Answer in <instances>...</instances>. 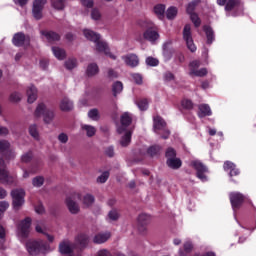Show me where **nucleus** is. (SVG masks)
<instances>
[{
	"instance_id": "f257e3e1",
	"label": "nucleus",
	"mask_w": 256,
	"mask_h": 256,
	"mask_svg": "<svg viewBox=\"0 0 256 256\" xmlns=\"http://www.w3.org/2000/svg\"><path fill=\"white\" fill-rule=\"evenodd\" d=\"M83 33L84 37L88 39V41H92V43H95L96 51H98V53H104V55L110 57V59L113 60L117 59V56L111 53V50L109 49V44L101 40V35H99V33H96L95 31L89 29H85Z\"/></svg>"
},
{
	"instance_id": "f03ea898",
	"label": "nucleus",
	"mask_w": 256,
	"mask_h": 256,
	"mask_svg": "<svg viewBox=\"0 0 256 256\" xmlns=\"http://www.w3.org/2000/svg\"><path fill=\"white\" fill-rule=\"evenodd\" d=\"M133 121V117L129 112H125L121 116V126L117 128V132L121 135L124 133V135L120 139V145L122 147H127L131 143V135H133V132L130 130H127V127L131 125Z\"/></svg>"
},
{
	"instance_id": "7ed1b4c3",
	"label": "nucleus",
	"mask_w": 256,
	"mask_h": 256,
	"mask_svg": "<svg viewBox=\"0 0 256 256\" xmlns=\"http://www.w3.org/2000/svg\"><path fill=\"white\" fill-rule=\"evenodd\" d=\"M26 250L28 251L29 255H39V253H48L51 251V246L45 243L43 240L36 241V240H28L26 242Z\"/></svg>"
},
{
	"instance_id": "20e7f679",
	"label": "nucleus",
	"mask_w": 256,
	"mask_h": 256,
	"mask_svg": "<svg viewBox=\"0 0 256 256\" xmlns=\"http://www.w3.org/2000/svg\"><path fill=\"white\" fill-rule=\"evenodd\" d=\"M154 124V133H157L158 135H161V132L164 133L161 137L162 139H169V135H171V132L167 130L165 127L167 126V123H165V120L161 118V116H155L153 118Z\"/></svg>"
},
{
	"instance_id": "39448f33",
	"label": "nucleus",
	"mask_w": 256,
	"mask_h": 256,
	"mask_svg": "<svg viewBox=\"0 0 256 256\" xmlns=\"http://www.w3.org/2000/svg\"><path fill=\"white\" fill-rule=\"evenodd\" d=\"M35 117H44V121L46 123H50L53 121L55 117V113L52 110L47 108L43 103H39L34 112Z\"/></svg>"
},
{
	"instance_id": "423d86ee",
	"label": "nucleus",
	"mask_w": 256,
	"mask_h": 256,
	"mask_svg": "<svg viewBox=\"0 0 256 256\" xmlns=\"http://www.w3.org/2000/svg\"><path fill=\"white\" fill-rule=\"evenodd\" d=\"M13 207L16 211L25 204V190L15 189L11 192Z\"/></svg>"
},
{
	"instance_id": "0eeeda50",
	"label": "nucleus",
	"mask_w": 256,
	"mask_h": 256,
	"mask_svg": "<svg viewBox=\"0 0 256 256\" xmlns=\"http://www.w3.org/2000/svg\"><path fill=\"white\" fill-rule=\"evenodd\" d=\"M0 183H3V185H13L15 183V177L9 175L3 158H0Z\"/></svg>"
},
{
	"instance_id": "6e6552de",
	"label": "nucleus",
	"mask_w": 256,
	"mask_h": 256,
	"mask_svg": "<svg viewBox=\"0 0 256 256\" xmlns=\"http://www.w3.org/2000/svg\"><path fill=\"white\" fill-rule=\"evenodd\" d=\"M183 39L186 43L187 49H189L191 53H195V51H197V46L193 41V35L191 34V25L189 24L185 25L183 29Z\"/></svg>"
},
{
	"instance_id": "1a4fd4ad",
	"label": "nucleus",
	"mask_w": 256,
	"mask_h": 256,
	"mask_svg": "<svg viewBox=\"0 0 256 256\" xmlns=\"http://www.w3.org/2000/svg\"><path fill=\"white\" fill-rule=\"evenodd\" d=\"M81 199V194L75 192L66 198V205L73 215H77L79 213V204L76 201Z\"/></svg>"
},
{
	"instance_id": "9d476101",
	"label": "nucleus",
	"mask_w": 256,
	"mask_h": 256,
	"mask_svg": "<svg viewBox=\"0 0 256 256\" xmlns=\"http://www.w3.org/2000/svg\"><path fill=\"white\" fill-rule=\"evenodd\" d=\"M199 3H201V0H193L188 4L186 8V11L188 15H190V19L192 23H194L195 27H199L201 25V19L196 13L193 12L195 11V7H197Z\"/></svg>"
},
{
	"instance_id": "9b49d317",
	"label": "nucleus",
	"mask_w": 256,
	"mask_h": 256,
	"mask_svg": "<svg viewBox=\"0 0 256 256\" xmlns=\"http://www.w3.org/2000/svg\"><path fill=\"white\" fill-rule=\"evenodd\" d=\"M0 153H4V157L10 161V159H15L16 153L13 148H11V142L9 140H0Z\"/></svg>"
},
{
	"instance_id": "f8f14e48",
	"label": "nucleus",
	"mask_w": 256,
	"mask_h": 256,
	"mask_svg": "<svg viewBox=\"0 0 256 256\" xmlns=\"http://www.w3.org/2000/svg\"><path fill=\"white\" fill-rule=\"evenodd\" d=\"M31 229V218H26L20 224L17 228V235L19 239H25L29 235V231Z\"/></svg>"
},
{
	"instance_id": "ddd939ff",
	"label": "nucleus",
	"mask_w": 256,
	"mask_h": 256,
	"mask_svg": "<svg viewBox=\"0 0 256 256\" xmlns=\"http://www.w3.org/2000/svg\"><path fill=\"white\" fill-rule=\"evenodd\" d=\"M229 197L235 215L237 210H239L241 205H243V201H245V196L239 192H232L229 194Z\"/></svg>"
},
{
	"instance_id": "4468645a",
	"label": "nucleus",
	"mask_w": 256,
	"mask_h": 256,
	"mask_svg": "<svg viewBox=\"0 0 256 256\" xmlns=\"http://www.w3.org/2000/svg\"><path fill=\"white\" fill-rule=\"evenodd\" d=\"M191 167H194V169L197 171L196 175H197L198 179H200V181L205 183L207 181V175H205V173H207V171H208L207 167L205 165H203V163H201L198 160L192 161Z\"/></svg>"
},
{
	"instance_id": "2eb2a0df",
	"label": "nucleus",
	"mask_w": 256,
	"mask_h": 256,
	"mask_svg": "<svg viewBox=\"0 0 256 256\" xmlns=\"http://www.w3.org/2000/svg\"><path fill=\"white\" fill-rule=\"evenodd\" d=\"M47 0H34L33 7H32V15L34 19L39 21V19L43 18V9Z\"/></svg>"
},
{
	"instance_id": "dca6fc26",
	"label": "nucleus",
	"mask_w": 256,
	"mask_h": 256,
	"mask_svg": "<svg viewBox=\"0 0 256 256\" xmlns=\"http://www.w3.org/2000/svg\"><path fill=\"white\" fill-rule=\"evenodd\" d=\"M12 42L15 47H27L31 43V38L22 32H18L14 35Z\"/></svg>"
},
{
	"instance_id": "f3484780",
	"label": "nucleus",
	"mask_w": 256,
	"mask_h": 256,
	"mask_svg": "<svg viewBox=\"0 0 256 256\" xmlns=\"http://www.w3.org/2000/svg\"><path fill=\"white\" fill-rule=\"evenodd\" d=\"M74 249L75 245L69 240H64L59 244V251L61 255H70V253H73Z\"/></svg>"
},
{
	"instance_id": "a211bd4d",
	"label": "nucleus",
	"mask_w": 256,
	"mask_h": 256,
	"mask_svg": "<svg viewBox=\"0 0 256 256\" xmlns=\"http://www.w3.org/2000/svg\"><path fill=\"white\" fill-rule=\"evenodd\" d=\"M143 37L146 41H149L150 43H155V41L159 39V32L150 27L145 30V32L143 33Z\"/></svg>"
},
{
	"instance_id": "6ab92c4d",
	"label": "nucleus",
	"mask_w": 256,
	"mask_h": 256,
	"mask_svg": "<svg viewBox=\"0 0 256 256\" xmlns=\"http://www.w3.org/2000/svg\"><path fill=\"white\" fill-rule=\"evenodd\" d=\"M122 59L129 67H137V65H139V57H137L135 54L122 56Z\"/></svg>"
},
{
	"instance_id": "aec40b11",
	"label": "nucleus",
	"mask_w": 256,
	"mask_h": 256,
	"mask_svg": "<svg viewBox=\"0 0 256 256\" xmlns=\"http://www.w3.org/2000/svg\"><path fill=\"white\" fill-rule=\"evenodd\" d=\"M198 116L200 118L203 117H211L213 115V112L211 111V107L208 104H201L198 106Z\"/></svg>"
},
{
	"instance_id": "412c9836",
	"label": "nucleus",
	"mask_w": 256,
	"mask_h": 256,
	"mask_svg": "<svg viewBox=\"0 0 256 256\" xmlns=\"http://www.w3.org/2000/svg\"><path fill=\"white\" fill-rule=\"evenodd\" d=\"M110 238H111L110 232L98 233L97 235L94 236L93 241L97 245H101V243H106V241H109Z\"/></svg>"
},
{
	"instance_id": "4be33fe9",
	"label": "nucleus",
	"mask_w": 256,
	"mask_h": 256,
	"mask_svg": "<svg viewBox=\"0 0 256 256\" xmlns=\"http://www.w3.org/2000/svg\"><path fill=\"white\" fill-rule=\"evenodd\" d=\"M224 171H230L229 173L230 177H235L239 175V169H236L233 162H230V161H226L224 163Z\"/></svg>"
},
{
	"instance_id": "5701e85b",
	"label": "nucleus",
	"mask_w": 256,
	"mask_h": 256,
	"mask_svg": "<svg viewBox=\"0 0 256 256\" xmlns=\"http://www.w3.org/2000/svg\"><path fill=\"white\" fill-rule=\"evenodd\" d=\"M28 103H35L37 101V88L33 85L27 89Z\"/></svg>"
},
{
	"instance_id": "b1692460",
	"label": "nucleus",
	"mask_w": 256,
	"mask_h": 256,
	"mask_svg": "<svg viewBox=\"0 0 256 256\" xmlns=\"http://www.w3.org/2000/svg\"><path fill=\"white\" fill-rule=\"evenodd\" d=\"M41 35H43L49 43H52V41H59L60 39L59 34L51 31H41Z\"/></svg>"
},
{
	"instance_id": "393cba45",
	"label": "nucleus",
	"mask_w": 256,
	"mask_h": 256,
	"mask_svg": "<svg viewBox=\"0 0 256 256\" xmlns=\"http://www.w3.org/2000/svg\"><path fill=\"white\" fill-rule=\"evenodd\" d=\"M99 73V66L97 63H91L87 66L86 75L88 77H95Z\"/></svg>"
},
{
	"instance_id": "a878e982",
	"label": "nucleus",
	"mask_w": 256,
	"mask_h": 256,
	"mask_svg": "<svg viewBox=\"0 0 256 256\" xmlns=\"http://www.w3.org/2000/svg\"><path fill=\"white\" fill-rule=\"evenodd\" d=\"M203 30L206 34L208 45H211V43L215 41V32H213V28L209 26H204Z\"/></svg>"
},
{
	"instance_id": "bb28decb",
	"label": "nucleus",
	"mask_w": 256,
	"mask_h": 256,
	"mask_svg": "<svg viewBox=\"0 0 256 256\" xmlns=\"http://www.w3.org/2000/svg\"><path fill=\"white\" fill-rule=\"evenodd\" d=\"M168 167H170V169H179L181 168V165H183V162H181V159L179 158H170L167 159L166 161Z\"/></svg>"
},
{
	"instance_id": "cd10ccee",
	"label": "nucleus",
	"mask_w": 256,
	"mask_h": 256,
	"mask_svg": "<svg viewBox=\"0 0 256 256\" xmlns=\"http://www.w3.org/2000/svg\"><path fill=\"white\" fill-rule=\"evenodd\" d=\"M61 111H71L73 109V102L69 98H64L60 102Z\"/></svg>"
},
{
	"instance_id": "c85d7f7f",
	"label": "nucleus",
	"mask_w": 256,
	"mask_h": 256,
	"mask_svg": "<svg viewBox=\"0 0 256 256\" xmlns=\"http://www.w3.org/2000/svg\"><path fill=\"white\" fill-rule=\"evenodd\" d=\"M151 221V216L148 214H140L138 216V227H145V225H149Z\"/></svg>"
},
{
	"instance_id": "c756f323",
	"label": "nucleus",
	"mask_w": 256,
	"mask_h": 256,
	"mask_svg": "<svg viewBox=\"0 0 256 256\" xmlns=\"http://www.w3.org/2000/svg\"><path fill=\"white\" fill-rule=\"evenodd\" d=\"M89 243V237L85 234H80L76 237V244L80 247H85Z\"/></svg>"
},
{
	"instance_id": "7c9ffc66",
	"label": "nucleus",
	"mask_w": 256,
	"mask_h": 256,
	"mask_svg": "<svg viewBox=\"0 0 256 256\" xmlns=\"http://www.w3.org/2000/svg\"><path fill=\"white\" fill-rule=\"evenodd\" d=\"M52 52L54 54V57H56V59H59V61H63V59H65V50L59 47H52Z\"/></svg>"
},
{
	"instance_id": "2f4dec72",
	"label": "nucleus",
	"mask_w": 256,
	"mask_h": 256,
	"mask_svg": "<svg viewBox=\"0 0 256 256\" xmlns=\"http://www.w3.org/2000/svg\"><path fill=\"white\" fill-rule=\"evenodd\" d=\"M67 0H51L52 7L57 11H63L65 9V3Z\"/></svg>"
},
{
	"instance_id": "473e14b6",
	"label": "nucleus",
	"mask_w": 256,
	"mask_h": 256,
	"mask_svg": "<svg viewBox=\"0 0 256 256\" xmlns=\"http://www.w3.org/2000/svg\"><path fill=\"white\" fill-rule=\"evenodd\" d=\"M154 13L158 18L163 19L165 17V5L158 4L154 7Z\"/></svg>"
},
{
	"instance_id": "72a5a7b5",
	"label": "nucleus",
	"mask_w": 256,
	"mask_h": 256,
	"mask_svg": "<svg viewBox=\"0 0 256 256\" xmlns=\"http://www.w3.org/2000/svg\"><path fill=\"white\" fill-rule=\"evenodd\" d=\"M35 229H36L37 233H42L43 235H46L49 243H53V241H55V237L53 235L47 234L45 232V230L43 229V224L36 225Z\"/></svg>"
},
{
	"instance_id": "f704fd0d",
	"label": "nucleus",
	"mask_w": 256,
	"mask_h": 256,
	"mask_svg": "<svg viewBox=\"0 0 256 256\" xmlns=\"http://www.w3.org/2000/svg\"><path fill=\"white\" fill-rule=\"evenodd\" d=\"M83 131H86L87 137H93L95 133H97V129H95L94 126L91 125H82Z\"/></svg>"
},
{
	"instance_id": "c9c22d12",
	"label": "nucleus",
	"mask_w": 256,
	"mask_h": 256,
	"mask_svg": "<svg viewBox=\"0 0 256 256\" xmlns=\"http://www.w3.org/2000/svg\"><path fill=\"white\" fill-rule=\"evenodd\" d=\"M112 91H113L114 97H117V95H119V93L123 91V83L119 81L115 82L112 86Z\"/></svg>"
},
{
	"instance_id": "e433bc0d",
	"label": "nucleus",
	"mask_w": 256,
	"mask_h": 256,
	"mask_svg": "<svg viewBox=\"0 0 256 256\" xmlns=\"http://www.w3.org/2000/svg\"><path fill=\"white\" fill-rule=\"evenodd\" d=\"M92 203H95V197H93V195H91V194H86L83 197V205H84V207H91Z\"/></svg>"
},
{
	"instance_id": "4c0bfd02",
	"label": "nucleus",
	"mask_w": 256,
	"mask_h": 256,
	"mask_svg": "<svg viewBox=\"0 0 256 256\" xmlns=\"http://www.w3.org/2000/svg\"><path fill=\"white\" fill-rule=\"evenodd\" d=\"M177 13H178L177 7L175 6L169 7L166 11L167 19H175V17H177Z\"/></svg>"
},
{
	"instance_id": "58836bf2",
	"label": "nucleus",
	"mask_w": 256,
	"mask_h": 256,
	"mask_svg": "<svg viewBox=\"0 0 256 256\" xmlns=\"http://www.w3.org/2000/svg\"><path fill=\"white\" fill-rule=\"evenodd\" d=\"M199 67H201V62L199 60H193L192 62H190L189 64V75H192L193 71H197V69H199Z\"/></svg>"
},
{
	"instance_id": "ea45409f",
	"label": "nucleus",
	"mask_w": 256,
	"mask_h": 256,
	"mask_svg": "<svg viewBox=\"0 0 256 256\" xmlns=\"http://www.w3.org/2000/svg\"><path fill=\"white\" fill-rule=\"evenodd\" d=\"M65 67L69 71H71V69H75V67H77V59H75V58L68 59L65 62Z\"/></svg>"
},
{
	"instance_id": "a19ab883",
	"label": "nucleus",
	"mask_w": 256,
	"mask_h": 256,
	"mask_svg": "<svg viewBox=\"0 0 256 256\" xmlns=\"http://www.w3.org/2000/svg\"><path fill=\"white\" fill-rule=\"evenodd\" d=\"M235 7H239V0H228L225 9L231 11L232 9H235Z\"/></svg>"
},
{
	"instance_id": "79ce46f5",
	"label": "nucleus",
	"mask_w": 256,
	"mask_h": 256,
	"mask_svg": "<svg viewBox=\"0 0 256 256\" xmlns=\"http://www.w3.org/2000/svg\"><path fill=\"white\" fill-rule=\"evenodd\" d=\"M136 105L140 109V111H147V109L149 108V102L147 101V99L138 101Z\"/></svg>"
},
{
	"instance_id": "37998d69",
	"label": "nucleus",
	"mask_w": 256,
	"mask_h": 256,
	"mask_svg": "<svg viewBox=\"0 0 256 256\" xmlns=\"http://www.w3.org/2000/svg\"><path fill=\"white\" fill-rule=\"evenodd\" d=\"M43 183H45V178H43V176H37L32 180V185L34 187H41Z\"/></svg>"
},
{
	"instance_id": "c03bdc74",
	"label": "nucleus",
	"mask_w": 256,
	"mask_h": 256,
	"mask_svg": "<svg viewBox=\"0 0 256 256\" xmlns=\"http://www.w3.org/2000/svg\"><path fill=\"white\" fill-rule=\"evenodd\" d=\"M161 153V146H151L148 149V154L151 155V157H155V155H159Z\"/></svg>"
},
{
	"instance_id": "a18cd8bd",
	"label": "nucleus",
	"mask_w": 256,
	"mask_h": 256,
	"mask_svg": "<svg viewBox=\"0 0 256 256\" xmlns=\"http://www.w3.org/2000/svg\"><path fill=\"white\" fill-rule=\"evenodd\" d=\"M89 119H92V121H99V110L92 109L88 112Z\"/></svg>"
},
{
	"instance_id": "49530a36",
	"label": "nucleus",
	"mask_w": 256,
	"mask_h": 256,
	"mask_svg": "<svg viewBox=\"0 0 256 256\" xmlns=\"http://www.w3.org/2000/svg\"><path fill=\"white\" fill-rule=\"evenodd\" d=\"M29 133H30L31 137H33L36 140H39V132L37 131L36 125H31L29 127Z\"/></svg>"
},
{
	"instance_id": "de8ad7c7",
	"label": "nucleus",
	"mask_w": 256,
	"mask_h": 256,
	"mask_svg": "<svg viewBox=\"0 0 256 256\" xmlns=\"http://www.w3.org/2000/svg\"><path fill=\"white\" fill-rule=\"evenodd\" d=\"M207 73H208L207 68H202L200 70L193 71V73L190 75L194 77H205Z\"/></svg>"
},
{
	"instance_id": "09e8293b",
	"label": "nucleus",
	"mask_w": 256,
	"mask_h": 256,
	"mask_svg": "<svg viewBox=\"0 0 256 256\" xmlns=\"http://www.w3.org/2000/svg\"><path fill=\"white\" fill-rule=\"evenodd\" d=\"M146 65L149 67H157V65H159V60L157 58L148 57L146 58Z\"/></svg>"
},
{
	"instance_id": "8fccbe9b",
	"label": "nucleus",
	"mask_w": 256,
	"mask_h": 256,
	"mask_svg": "<svg viewBox=\"0 0 256 256\" xmlns=\"http://www.w3.org/2000/svg\"><path fill=\"white\" fill-rule=\"evenodd\" d=\"M91 19H93L94 21H99V19H101V12L99 11V9H92Z\"/></svg>"
},
{
	"instance_id": "3c124183",
	"label": "nucleus",
	"mask_w": 256,
	"mask_h": 256,
	"mask_svg": "<svg viewBox=\"0 0 256 256\" xmlns=\"http://www.w3.org/2000/svg\"><path fill=\"white\" fill-rule=\"evenodd\" d=\"M163 79H164L165 83H171V82L175 81V75H173V73H171V72H166V73H164Z\"/></svg>"
},
{
	"instance_id": "603ef678",
	"label": "nucleus",
	"mask_w": 256,
	"mask_h": 256,
	"mask_svg": "<svg viewBox=\"0 0 256 256\" xmlns=\"http://www.w3.org/2000/svg\"><path fill=\"white\" fill-rule=\"evenodd\" d=\"M177 157V152L173 148H168L166 150V158L167 159H175Z\"/></svg>"
},
{
	"instance_id": "864d4df0",
	"label": "nucleus",
	"mask_w": 256,
	"mask_h": 256,
	"mask_svg": "<svg viewBox=\"0 0 256 256\" xmlns=\"http://www.w3.org/2000/svg\"><path fill=\"white\" fill-rule=\"evenodd\" d=\"M21 94L19 92H14L10 95V101L12 103H18V101H21Z\"/></svg>"
},
{
	"instance_id": "5fc2aeb1",
	"label": "nucleus",
	"mask_w": 256,
	"mask_h": 256,
	"mask_svg": "<svg viewBox=\"0 0 256 256\" xmlns=\"http://www.w3.org/2000/svg\"><path fill=\"white\" fill-rule=\"evenodd\" d=\"M9 209V202L7 201H0V217Z\"/></svg>"
},
{
	"instance_id": "6e6d98bb",
	"label": "nucleus",
	"mask_w": 256,
	"mask_h": 256,
	"mask_svg": "<svg viewBox=\"0 0 256 256\" xmlns=\"http://www.w3.org/2000/svg\"><path fill=\"white\" fill-rule=\"evenodd\" d=\"M33 159V152H27L22 155L21 160L23 163H29Z\"/></svg>"
},
{
	"instance_id": "4d7b16f0",
	"label": "nucleus",
	"mask_w": 256,
	"mask_h": 256,
	"mask_svg": "<svg viewBox=\"0 0 256 256\" xmlns=\"http://www.w3.org/2000/svg\"><path fill=\"white\" fill-rule=\"evenodd\" d=\"M110 221H117L119 219V213L116 210H112L108 214Z\"/></svg>"
},
{
	"instance_id": "13d9d810",
	"label": "nucleus",
	"mask_w": 256,
	"mask_h": 256,
	"mask_svg": "<svg viewBox=\"0 0 256 256\" xmlns=\"http://www.w3.org/2000/svg\"><path fill=\"white\" fill-rule=\"evenodd\" d=\"M3 243H5V228L0 225V249H3Z\"/></svg>"
},
{
	"instance_id": "bf43d9fd",
	"label": "nucleus",
	"mask_w": 256,
	"mask_h": 256,
	"mask_svg": "<svg viewBox=\"0 0 256 256\" xmlns=\"http://www.w3.org/2000/svg\"><path fill=\"white\" fill-rule=\"evenodd\" d=\"M107 179H109V172H104V173H102L101 176H99L97 178V182L98 183H106Z\"/></svg>"
},
{
	"instance_id": "052dcab7",
	"label": "nucleus",
	"mask_w": 256,
	"mask_h": 256,
	"mask_svg": "<svg viewBox=\"0 0 256 256\" xmlns=\"http://www.w3.org/2000/svg\"><path fill=\"white\" fill-rule=\"evenodd\" d=\"M132 79L137 85L143 83V76H141V74H132Z\"/></svg>"
},
{
	"instance_id": "680f3d73",
	"label": "nucleus",
	"mask_w": 256,
	"mask_h": 256,
	"mask_svg": "<svg viewBox=\"0 0 256 256\" xmlns=\"http://www.w3.org/2000/svg\"><path fill=\"white\" fill-rule=\"evenodd\" d=\"M83 7H86V9H92L94 2L93 0H80Z\"/></svg>"
},
{
	"instance_id": "e2e57ef3",
	"label": "nucleus",
	"mask_w": 256,
	"mask_h": 256,
	"mask_svg": "<svg viewBox=\"0 0 256 256\" xmlns=\"http://www.w3.org/2000/svg\"><path fill=\"white\" fill-rule=\"evenodd\" d=\"M36 171H38V168H31L29 171L24 170V172H23V179L29 178V175L35 174Z\"/></svg>"
},
{
	"instance_id": "0e129e2a",
	"label": "nucleus",
	"mask_w": 256,
	"mask_h": 256,
	"mask_svg": "<svg viewBox=\"0 0 256 256\" xmlns=\"http://www.w3.org/2000/svg\"><path fill=\"white\" fill-rule=\"evenodd\" d=\"M58 141L60 143H67V141H69V136L67 134H65V133H60L58 135Z\"/></svg>"
},
{
	"instance_id": "69168bd1",
	"label": "nucleus",
	"mask_w": 256,
	"mask_h": 256,
	"mask_svg": "<svg viewBox=\"0 0 256 256\" xmlns=\"http://www.w3.org/2000/svg\"><path fill=\"white\" fill-rule=\"evenodd\" d=\"M182 107H184V109H191L193 107V102L185 99L182 101Z\"/></svg>"
},
{
	"instance_id": "338daca9",
	"label": "nucleus",
	"mask_w": 256,
	"mask_h": 256,
	"mask_svg": "<svg viewBox=\"0 0 256 256\" xmlns=\"http://www.w3.org/2000/svg\"><path fill=\"white\" fill-rule=\"evenodd\" d=\"M7 135H9V128L0 126V137H7Z\"/></svg>"
},
{
	"instance_id": "774afa93",
	"label": "nucleus",
	"mask_w": 256,
	"mask_h": 256,
	"mask_svg": "<svg viewBox=\"0 0 256 256\" xmlns=\"http://www.w3.org/2000/svg\"><path fill=\"white\" fill-rule=\"evenodd\" d=\"M175 61L176 63H183V61H185V56L183 53H177L175 56Z\"/></svg>"
}]
</instances>
